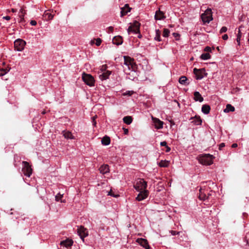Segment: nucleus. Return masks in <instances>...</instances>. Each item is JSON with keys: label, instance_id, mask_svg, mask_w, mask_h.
I'll list each match as a JSON object with an SVG mask.
<instances>
[{"label": "nucleus", "instance_id": "f257e3e1", "mask_svg": "<svg viewBox=\"0 0 249 249\" xmlns=\"http://www.w3.org/2000/svg\"><path fill=\"white\" fill-rule=\"evenodd\" d=\"M213 192V191L208 187H205L204 188H200L199 189V198L202 200H206L212 195Z\"/></svg>", "mask_w": 249, "mask_h": 249}, {"label": "nucleus", "instance_id": "f03ea898", "mask_svg": "<svg viewBox=\"0 0 249 249\" xmlns=\"http://www.w3.org/2000/svg\"><path fill=\"white\" fill-rule=\"evenodd\" d=\"M213 157L210 154H205L199 158V162L205 165H210L213 163Z\"/></svg>", "mask_w": 249, "mask_h": 249}, {"label": "nucleus", "instance_id": "7ed1b4c3", "mask_svg": "<svg viewBox=\"0 0 249 249\" xmlns=\"http://www.w3.org/2000/svg\"><path fill=\"white\" fill-rule=\"evenodd\" d=\"M147 182L142 178H138L134 185V188L137 191L146 190Z\"/></svg>", "mask_w": 249, "mask_h": 249}, {"label": "nucleus", "instance_id": "20e7f679", "mask_svg": "<svg viewBox=\"0 0 249 249\" xmlns=\"http://www.w3.org/2000/svg\"><path fill=\"white\" fill-rule=\"evenodd\" d=\"M201 18L204 24L209 23L213 19L212 10L210 8L206 9L205 12L202 14Z\"/></svg>", "mask_w": 249, "mask_h": 249}, {"label": "nucleus", "instance_id": "39448f33", "mask_svg": "<svg viewBox=\"0 0 249 249\" xmlns=\"http://www.w3.org/2000/svg\"><path fill=\"white\" fill-rule=\"evenodd\" d=\"M82 80L87 85L92 87L94 86L95 83V80L93 77L89 74L83 73L82 76Z\"/></svg>", "mask_w": 249, "mask_h": 249}, {"label": "nucleus", "instance_id": "423d86ee", "mask_svg": "<svg viewBox=\"0 0 249 249\" xmlns=\"http://www.w3.org/2000/svg\"><path fill=\"white\" fill-rule=\"evenodd\" d=\"M26 42L22 39H17L14 41V47L15 49L18 51L21 52L24 49L26 45Z\"/></svg>", "mask_w": 249, "mask_h": 249}, {"label": "nucleus", "instance_id": "0eeeda50", "mask_svg": "<svg viewBox=\"0 0 249 249\" xmlns=\"http://www.w3.org/2000/svg\"><path fill=\"white\" fill-rule=\"evenodd\" d=\"M22 164L23 167L22 169V172H23L24 176L30 177L32 173V169L31 166L27 161H23Z\"/></svg>", "mask_w": 249, "mask_h": 249}, {"label": "nucleus", "instance_id": "6e6552de", "mask_svg": "<svg viewBox=\"0 0 249 249\" xmlns=\"http://www.w3.org/2000/svg\"><path fill=\"white\" fill-rule=\"evenodd\" d=\"M140 24L139 22L135 21L132 24H131L127 29V32L128 34L133 33L137 34L139 32Z\"/></svg>", "mask_w": 249, "mask_h": 249}, {"label": "nucleus", "instance_id": "1a4fd4ad", "mask_svg": "<svg viewBox=\"0 0 249 249\" xmlns=\"http://www.w3.org/2000/svg\"><path fill=\"white\" fill-rule=\"evenodd\" d=\"M205 70L204 69H197L195 68L194 69V73L195 74L196 79L200 80L202 79L205 75Z\"/></svg>", "mask_w": 249, "mask_h": 249}, {"label": "nucleus", "instance_id": "9d476101", "mask_svg": "<svg viewBox=\"0 0 249 249\" xmlns=\"http://www.w3.org/2000/svg\"><path fill=\"white\" fill-rule=\"evenodd\" d=\"M89 235V231L87 229L84 228L83 226H80L79 228V236L84 242V238L88 236Z\"/></svg>", "mask_w": 249, "mask_h": 249}, {"label": "nucleus", "instance_id": "9b49d317", "mask_svg": "<svg viewBox=\"0 0 249 249\" xmlns=\"http://www.w3.org/2000/svg\"><path fill=\"white\" fill-rule=\"evenodd\" d=\"M139 192V194L136 197V200L138 201H141L146 199L149 195V191L147 190L140 191Z\"/></svg>", "mask_w": 249, "mask_h": 249}, {"label": "nucleus", "instance_id": "f8f14e48", "mask_svg": "<svg viewBox=\"0 0 249 249\" xmlns=\"http://www.w3.org/2000/svg\"><path fill=\"white\" fill-rule=\"evenodd\" d=\"M134 64L133 59L131 58L129 56H124V64L127 66L129 70L130 69H133Z\"/></svg>", "mask_w": 249, "mask_h": 249}, {"label": "nucleus", "instance_id": "ddd939ff", "mask_svg": "<svg viewBox=\"0 0 249 249\" xmlns=\"http://www.w3.org/2000/svg\"><path fill=\"white\" fill-rule=\"evenodd\" d=\"M136 242L145 249H149V246L146 239L143 238H138L137 239Z\"/></svg>", "mask_w": 249, "mask_h": 249}, {"label": "nucleus", "instance_id": "4468645a", "mask_svg": "<svg viewBox=\"0 0 249 249\" xmlns=\"http://www.w3.org/2000/svg\"><path fill=\"white\" fill-rule=\"evenodd\" d=\"M43 17L45 19L46 21L51 20L53 19L54 15H53L52 12H51V10H46L43 15Z\"/></svg>", "mask_w": 249, "mask_h": 249}, {"label": "nucleus", "instance_id": "2eb2a0df", "mask_svg": "<svg viewBox=\"0 0 249 249\" xmlns=\"http://www.w3.org/2000/svg\"><path fill=\"white\" fill-rule=\"evenodd\" d=\"M152 120L154 123L155 127L157 129H161L163 127V122L156 118L152 117Z\"/></svg>", "mask_w": 249, "mask_h": 249}, {"label": "nucleus", "instance_id": "dca6fc26", "mask_svg": "<svg viewBox=\"0 0 249 249\" xmlns=\"http://www.w3.org/2000/svg\"><path fill=\"white\" fill-rule=\"evenodd\" d=\"M111 73V71H105L104 72L99 73V78L101 80H105L108 78Z\"/></svg>", "mask_w": 249, "mask_h": 249}, {"label": "nucleus", "instance_id": "f3484780", "mask_svg": "<svg viewBox=\"0 0 249 249\" xmlns=\"http://www.w3.org/2000/svg\"><path fill=\"white\" fill-rule=\"evenodd\" d=\"M165 18V17L164 16V13L163 12L161 11L160 9L156 11L155 15V18L156 20H161Z\"/></svg>", "mask_w": 249, "mask_h": 249}, {"label": "nucleus", "instance_id": "a211bd4d", "mask_svg": "<svg viewBox=\"0 0 249 249\" xmlns=\"http://www.w3.org/2000/svg\"><path fill=\"white\" fill-rule=\"evenodd\" d=\"M130 11V8L128 4H125L124 7L121 8V16L122 17L126 15Z\"/></svg>", "mask_w": 249, "mask_h": 249}, {"label": "nucleus", "instance_id": "6ab92c4d", "mask_svg": "<svg viewBox=\"0 0 249 249\" xmlns=\"http://www.w3.org/2000/svg\"><path fill=\"white\" fill-rule=\"evenodd\" d=\"M73 241L70 239H67L65 240L62 241L60 242V245L66 248H68L72 245Z\"/></svg>", "mask_w": 249, "mask_h": 249}, {"label": "nucleus", "instance_id": "aec40b11", "mask_svg": "<svg viewBox=\"0 0 249 249\" xmlns=\"http://www.w3.org/2000/svg\"><path fill=\"white\" fill-rule=\"evenodd\" d=\"M100 172L102 174H105L109 172V166L107 164H103L99 168Z\"/></svg>", "mask_w": 249, "mask_h": 249}, {"label": "nucleus", "instance_id": "412c9836", "mask_svg": "<svg viewBox=\"0 0 249 249\" xmlns=\"http://www.w3.org/2000/svg\"><path fill=\"white\" fill-rule=\"evenodd\" d=\"M191 119L192 120V123L195 125H201L202 123V120L200 117L196 116L195 117H192Z\"/></svg>", "mask_w": 249, "mask_h": 249}, {"label": "nucleus", "instance_id": "4be33fe9", "mask_svg": "<svg viewBox=\"0 0 249 249\" xmlns=\"http://www.w3.org/2000/svg\"><path fill=\"white\" fill-rule=\"evenodd\" d=\"M112 42L117 45H121L123 43V38L120 36H115L112 39Z\"/></svg>", "mask_w": 249, "mask_h": 249}, {"label": "nucleus", "instance_id": "5701e85b", "mask_svg": "<svg viewBox=\"0 0 249 249\" xmlns=\"http://www.w3.org/2000/svg\"><path fill=\"white\" fill-rule=\"evenodd\" d=\"M194 99L196 101L202 102L203 101V98L198 91H195L194 93Z\"/></svg>", "mask_w": 249, "mask_h": 249}, {"label": "nucleus", "instance_id": "b1692460", "mask_svg": "<svg viewBox=\"0 0 249 249\" xmlns=\"http://www.w3.org/2000/svg\"><path fill=\"white\" fill-rule=\"evenodd\" d=\"M101 143L104 145H108L110 143V139L108 136H104L102 140H101Z\"/></svg>", "mask_w": 249, "mask_h": 249}, {"label": "nucleus", "instance_id": "393cba45", "mask_svg": "<svg viewBox=\"0 0 249 249\" xmlns=\"http://www.w3.org/2000/svg\"><path fill=\"white\" fill-rule=\"evenodd\" d=\"M211 107L209 105H204L202 107V111L205 114H207L210 112Z\"/></svg>", "mask_w": 249, "mask_h": 249}, {"label": "nucleus", "instance_id": "a878e982", "mask_svg": "<svg viewBox=\"0 0 249 249\" xmlns=\"http://www.w3.org/2000/svg\"><path fill=\"white\" fill-rule=\"evenodd\" d=\"M235 108L234 107L231 106V104H227L226 108L224 110V112L225 113H228L229 112H233Z\"/></svg>", "mask_w": 249, "mask_h": 249}, {"label": "nucleus", "instance_id": "bb28decb", "mask_svg": "<svg viewBox=\"0 0 249 249\" xmlns=\"http://www.w3.org/2000/svg\"><path fill=\"white\" fill-rule=\"evenodd\" d=\"M158 165L160 167H167L169 165V161L166 160H161L159 162Z\"/></svg>", "mask_w": 249, "mask_h": 249}, {"label": "nucleus", "instance_id": "cd10ccee", "mask_svg": "<svg viewBox=\"0 0 249 249\" xmlns=\"http://www.w3.org/2000/svg\"><path fill=\"white\" fill-rule=\"evenodd\" d=\"M133 119L131 116H127L123 118L124 122L126 124H130L132 122Z\"/></svg>", "mask_w": 249, "mask_h": 249}, {"label": "nucleus", "instance_id": "c85d7f7f", "mask_svg": "<svg viewBox=\"0 0 249 249\" xmlns=\"http://www.w3.org/2000/svg\"><path fill=\"white\" fill-rule=\"evenodd\" d=\"M160 31L159 30H156V35L154 37L155 40L158 41H161V38H160Z\"/></svg>", "mask_w": 249, "mask_h": 249}, {"label": "nucleus", "instance_id": "c756f323", "mask_svg": "<svg viewBox=\"0 0 249 249\" xmlns=\"http://www.w3.org/2000/svg\"><path fill=\"white\" fill-rule=\"evenodd\" d=\"M10 70V68H0V77L5 75Z\"/></svg>", "mask_w": 249, "mask_h": 249}, {"label": "nucleus", "instance_id": "7c9ffc66", "mask_svg": "<svg viewBox=\"0 0 249 249\" xmlns=\"http://www.w3.org/2000/svg\"><path fill=\"white\" fill-rule=\"evenodd\" d=\"M63 194H61L60 193H58L55 196V200L57 201H60L61 202H64V200H63L62 198L63 197Z\"/></svg>", "mask_w": 249, "mask_h": 249}, {"label": "nucleus", "instance_id": "2f4dec72", "mask_svg": "<svg viewBox=\"0 0 249 249\" xmlns=\"http://www.w3.org/2000/svg\"><path fill=\"white\" fill-rule=\"evenodd\" d=\"M200 58L203 60H208L211 58V55L209 53H202Z\"/></svg>", "mask_w": 249, "mask_h": 249}, {"label": "nucleus", "instance_id": "473e14b6", "mask_svg": "<svg viewBox=\"0 0 249 249\" xmlns=\"http://www.w3.org/2000/svg\"><path fill=\"white\" fill-rule=\"evenodd\" d=\"M187 80V78L185 76H182L179 79V82L180 84L182 85H185L186 83V81Z\"/></svg>", "mask_w": 249, "mask_h": 249}, {"label": "nucleus", "instance_id": "72a5a7b5", "mask_svg": "<svg viewBox=\"0 0 249 249\" xmlns=\"http://www.w3.org/2000/svg\"><path fill=\"white\" fill-rule=\"evenodd\" d=\"M64 136L67 139H72V134L70 132H64Z\"/></svg>", "mask_w": 249, "mask_h": 249}, {"label": "nucleus", "instance_id": "f704fd0d", "mask_svg": "<svg viewBox=\"0 0 249 249\" xmlns=\"http://www.w3.org/2000/svg\"><path fill=\"white\" fill-rule=\"evenodd\" d=\"M169 34H170L169 30L168 29H166V28H164L163 30V36L164 37H167L169 36Z\"/></svg>", "mask_w": 249, "mask_h": 249}, {"label": "nucleus", "instance_id": "c9c22d12", "mask_svg": "<svg viewBox=\"0 0 249 249\" xmlns=\"http://www.w3.org/2000/svg\"><path fill=\"white\" fill-rule=\"evenodd\" d=\"M134 93V92L133 91V90H128V91H126V92H124L123 93V95L124 96H131L132 94H133Z\"/></svg>", "mask_w": 249, "mask_h": 249}, {"label": "nucleus", "instance_id": "e433bc0d", "mask_svg": "<svg viewBox=\"0 0 249 249\" xmlns=\"http://www.w3.org/2000/svg\"><path fill=\"white\" fill-rule=\"evenodd\" d=\"M107 66L106 65L102 66L100 69V71L98 72V73L99 74L101 72H104L105 71H107Z\"/></svg>", "mask_w": 249, "mask_h": 249}, {"label": "nucleus", "instance_id": "4c0bfd02", "mask_svg": "<svg viewBox=\"0 0 249 249\" xmlns=\"http://www.w3.org/2000/svg\"><path fill=\"white\" fill-rule=\"evenodd\" d=\"M95 40H96V42H95L96 45L97 46H99L102 43L101 39L100 38H98L96 39Z\"/></svg>", "mask_w": 249, "mask_h": 249}, {"label": "nucleus", "instance_id": "58836bf2", "mask_svg": "<svg viewBox=\"0 0 249 249\" xmlns=\"http://www.w3.org/2000/svg\"><path fill=\"white\" fill-rule=\"evenodd\" d=\"M227 31V28L225 26H223L221 28L219 32L220 34H222L223 33L226 32Z\"/></svg>", "mask_w": 249, "mask_h": 249}, {"label": "nucleus", "instance_id": "ea45409f", "mask_svg": "<svg viewBox=\"0 0 249 249\" xmlns=\"http://www.w3.org/2000/svg\"><path fill=\"white\" fill-rule=\"evenodd\" d=\"M97 118V116L96 115H95L94 116H93L92 118V124L95 126H96V122L95 121V119Z\"/></svg>", "mask_w": 249, "mask_h": 249}, {"label": "nucleus", "instance_id": "a19ab883", "mask_svg": "<svg viewBox=\"0 0 249 249\" xmlns=\"http://www.w3.org/2000/svg\"><path fill=\"white\" fill-rule=\"evenodd\" d=\"M245 240L247 242V244L249 245V233L247 234L245 237Z\"/></svg>", "mask_w": 249, "mask_h": 249}, {"label": "nucleus", "instance_id": "79ce46f5", "mask_svg": "<svg viewBox=\"0 0 249 249\" xmlns=\"http://www.w3.org/2000/svg\"><path fill=\"white\" fill-rule=\"evenodd\" d=\"M37 24V22L36 20H32L30 21V24L32 26H36Z\"/></svg>", "mask_w": 249, "mask_h": 249}, {"label": "nucleus", "instance_id": "37998d69", "mask_svg": "<svg viewBox=\"0 0 249 249\" xmlns=\"http://www.w3.org/2000/svg\"><path fill=\"white\" fill-rule=\"evenodd\" d=\"M240 27L239 28L238 32V34H237V37H239L241 38L242 33H241V30H240Z\"/></svg>", "mask_w": 249, "mask_h": 249}, {"label": "nucleus", "instance_id": "c03bdc74", "mask_svg": "<svg viewBox=\"0 0 249 249\" xmlns=\"http://www.w3.org/2000/svg\"><path fill=\"white\" fill-rule=\"evenodd\" d=\"M225 146V145L224 143L223 142V143H220L219 145V149L221 150L222 149V148H223Z\"/></svg>", "mask_w": 249, "mask_h": 249}, {"label": "nucleus", "instance_id": "a18cd8bd", "mask_svg": "<svg viewBox=\"0 0 249 249\" xmlns=\"http://www.w3.org/2000/svg\"><path fill=\"white\" fill-rule=\"evenodd\" d=\"M108 195H109V196H113L115 197H117L118 196V195H114V194H113L112 193V191L111 190H110L108 192Z\"/></svg>", "mask_w": 249, "mask_h": 249}, {"label": "nucleus", "instance_id": "49530a36", "mask_svg": "<svg viewBox=\"0 0 249 249\" xmlns=\"http://www.w3.org/2000/svg\"><path fill=\"white\" fill-rule=\"evenodd\" d=\"M204 51L206 52H211V48L210 47L207 46L205 48Z\"/></svg>", "mask_w": 249, "mask_h": 249}, {"label": "nucleus", "instance_id": "de8ad7c7", "mask_svg": "<svg viewBox=\"0 0 249 249\" xmlns=\"http://www.w3.org/2000/svg\"><path fill=\"white\" fill-rule=\"evenodd\" d=\"M160 145L162 146H166L167 142L165 141L161 142L160 143Z\"/></svg>", "mask_w": 249, "mask_h": 249}, {"label": "nucleus", "instance_id": "09e8293b", "mask_svg": "<svg viewBox=\"0 0 249 249\" xmlns=\"http://www.w3.org/2000/svg\"><path fill=\"white\" fill-rule=\"evenodd\" d=\"M222 38L224 40H226L228 38V36L227 34H225L222 36Z\"/></svg>", "mask_w": 249, "mask_h": 249}, {"label": "nucleus", "instance_id": "8fccbe9b", "mask_svg": "<svg viewBox=\"0 0 249 249\" xmlns=\"http://www.w3.org/2000/svg\"><path fill=\"white\" fill-rule=\"evenodd\" d=\"M123 129L124 131V134L125 135H127V134H128V129L125 128H124V127H123Z\"/></svg>", "mask_w": 249, "mask_h": 249}, {"label": "nucleus", "instance_id": "3c124183", "mask_svg": "<svg viewBox=\"0 0 249 249\" xmlns=\"http://www.w3.org/2000/svg\"><path fill=\"white\" fill-rule=\"evenodd\" d=\"M240 40H241V37H237L236 41H237V42L238 43V45L239 46L240 45Z\"/></svg>", "mask_w": 249, "mask_h": 249}, {"label": "nucleus", "instance_id": "603ef678", "mask_svg": "<svg viewBox=\"0 0 249 249\" xmlns=\"http://www.w3.org/2000/svg\"><path fill=\"white\" fill-rule=\"evenodd\" d=\"M3 18L5 20H9L11 19V18L10 16H7L3 17Z\"/></svg>", "mask_w": 249, "mask_h": 249}, {"label": "nucleus", "instance_id": "864d4df0", "mask_svg": "<svg viewBox=\"0 0 249 249\" xmlns=\"http://www.w3.org/2000/svg\"><path fill=\"white\" fill-rule=\"evenodd\" d=\"M108 31L111 32V33H112L113 31V27L112 26H109L108 28Z\"/></svg>", "mask_w": 249, "mask_h": 249}, {"label": "nucleus", "instance_id": "5fc2aeb1", "mask_svg": "<svg viewBox=\"0 0 249 249\" xmlns=\"http://www.w3.org/2000/svg\"><path fill=\"white\" fill-rule=\"evenodd\" d=\"M166 149L165 151H166V152H169L171 150V148H170V147H169L168 146H167V145L166 146Z\"/></svg>", "mask_w": 249, "mask_h": 249}, {"label": "nucleus", "instance_id": "6e6d98bb", "mask_svg": "<svg viewBox=\"0 0 249 249\" xmlns=\"http://www.w3.org/2000/svg\"><path fill=\"white\" fill-rule=\"evenodd\" d=\"M173 35L175 37H179V35L178 34V33H174L173 34Z\"/></svg>", "mask_w": 249, "mask_h": 249}, {"label": "nucleus", "instance_id": "4d7b16f0", "mask_svg": "<svg viewBox=\"0 0 249 249\" xmlns=\"http://www.w3.org/2000/svg\"><path fill=\"white\" fill-rule=\"evenodd\" d=\"M231 147H232V148H235V147H237V143H233V144H232V145H231Z\"/></svg>", "mask_w": 249, "mask_h": 249}, {"label": "nucleus", "instance_id": "13d9d810", "mask_svg": "<svg viewBox=\"0 0 249 249\" xmlns=\"http://www.w3.org/2000/svg\"><path fill=\"white\" fill-rule=\"evenodd\" d=\"M172 234L173 235H176V232L175 231H172Z\"/></svg>", "mask_w": 249, "mask_h": 249}, {"label": "nucleus", "instance_id": "bf43d9fd", "mask_svg": "<svg viewBox=\"0 0 249 249\" xmlns=\"http://www.w3.org/2000/svg\"><path fill=\"white\" fill-rule=\"evenodd\" d=\"M90 43L92 44H93L94 43V41L93 40H91L90 41Z\"/></svg>", "mask_w": 249, "mask_h": 249}, {"label": "nucleus", "instance_id": "052dcab7", "mask_svg": "<svg viewBox=\"0 0 249 249\" xmlns=\"http://www.w3.org/2000/svg\"><path fill=\"white\" fill-rule=\"evenodd\" d=\"M12 11L13 12H15V11H15V10L14 9H12Z\"/></svg>", "mask_w": 249, "mask_h": 249}, {"label": "nucleus", "instance_id": "680f3d73", "mask_svg": "<svg viewBox=\"0 0 249 249\" xmlns=\"http://www.w3.org/2000/svg\"><path fill=\"white\" fill-rule=\"evenodd\" d=\"M141 36H141V35H139L138 37H139V38H141Z\"/></svg>", "mask_w": 249, "mask_h": 249}]
</instances>
